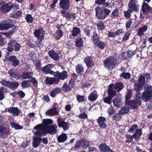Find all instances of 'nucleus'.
Wrapping results in <instances>:
<instances>
[{"instance_id":"f257e3e1","label":"nucleus","mask_w":152,"mask_h":152,"mask_svg":"<svg viewBox=\"0 0 152 152\" xmlns=\"http://www.w3.org/2000/svg\"><path fill=\"white\" fill-rule=\"evenodd\" d=\"M124 86L121 82L116 83L115 85L110 84L108 91V96L104 99V102L105 103L110 104L111 103V99L116 94V92H118L122 90Z\"/></svg>"},{"instance_id":"f03ea898","label":"nucleus","mask_w":152,"mask_h":152,"mask_svg":"<svg viewBox=\"0 0 152 152\" xmlns=\"http://www.w3.org/2000/svg\"><path fill=\"white\" fill-rule=\"evenodd\" d=\"M53 122V121L50 119H44L42 124L37 125L34 127V129L36 130L34 132V134L40 137L45 136L47 134L45 129L48 127V125L52 124Z\"/></svg>"},{"instance_id":"7ed1b4c3","label":"nucleus","mask_w":152,"mask_h":152,"mask_svg":"<svg viewBox=\"0 0 152 152\" xmlns=\"http://www.w3.org/2000/svg\"><path fill=\"white\" fill-rule=\"evenodd\" d=\"M11 21L7 19L2 21V23H0V30H7L10 28H13L10 32L7 33L1 32L2 35L8 37L11 35L14 32L15 29L13 28L14 25L11 23Z\"/></svg>"},{"instance_id":"20e7f679","label":"nucleus","mask_w":152,"mask_h":152,"mask_svg":"<svg viewBox=\"0 0 152 152\" xmlns=\"http://www.w3.org/2000/svg\"><path fill=\"white\" fill-rule=\"evenodd\" d=\"M141 94L140 92L137 93L136 94L135 100L128 101L126 103V105H128L133 109L136 108L141 104Z\"/></svg>"},{"instance_id":"39448f33","label":"nucleus","mask_w":152,"mask_h":152,"mask_svg":"<svg viewBox=\"0 0 152 152\" xmlns=\"http://www.w3.org/2000/svg\"><path fill=\"white\" fill-rule=\"evenodd\" d=\"M105 66L108 69H112L118 64L116 56L108 57L104 62Z\"/></svg>"},{"instance_id":"423d86ee","label":"nucleus","mask_w":152,"mask_h":152,"mask_svg":"<svg viewBox=\"0 0 152 152\" xmlns=\"http://www.w3.org/2000/svg\"><path fill=\"white\" fill-rule=\"evenodd\" d=\"M152 96V86H146L144 91L142 93V99L145 102H148L151 100Z\"/></svg>"},{"instance_id":"0eeeda50","label":"nucleus","mask_w":152,"mask_h":152,"mask_svg":"<svg viewBox=\"0 0 152 152\" xmlns=\"http://www.w3.org/2000/svg\"><path fill=\"white\" fill-rule=\"evenodd\" d=\"M1 123L0 126V136L3 138L7 137L10 134V129L7 127V122Z\"/></svg>"},{"instance_id":"6e6552de","label":"nucleus","mask_w":152,"mask_h":152,"mask_svg":"<svg viewBox=\"0 0 152 152\" xmlns=\"http://www.w3.org/2000/svg\"><path fill=\"white\" fill-rule=\"evenodd\" d=\"M89 141L86 139H82L76 142L75 145V148H81L84 149H86L89 146Z\"/></svg>"},{"instance_id":"1a4fd4ad","label":"nucleus","mask_w":152,"mask_h":152,"mask_svg":"<svg viewBox=\"0 0 152 152\" xmlns=\"http://www.w3.org/2000/svg\"><path fill=\"white\" fill-rule=\"evenodd\" d=\"M145 77L143 76H140L138 79V83L134 84V90L138 91L142 89V86L145 83Z\"/></svg>"},{"instance_id":"9d476101","label":"nucleus","mask_w":152,"mask_h":152,"mask_svg":"<svg viewBox=\"0 0 152 152\" xmlns=\"http://www.w3.org/2000/svg\"><path fill=\"white\" fill-rule=\"evenodd\" d=\"M13 7V4L11 3L6 4L2 2H0V10L3 13H6L9 12Z\"/></svg>"},{"instance_id":"9b49d317","label":"nucleus","mask_w":152,"mask_h":152,"mask_svg":"<svg viewBox=\"0 0 152 152\" xmlns=\"http://www.w3.org/2000/svg\"><path fill=\"white\" fill-rule=\"evenodd\" d=\"M64 120V118H58L57 121L58 126L60 127H62L64 130H66L68 129L70 124L65 122Z\"/></svg>"},{"instance_id":"f8f14e48","label":"nucleus","mask_w":152,"mask_h":152,"mask_svg":"<svg viewBox=\"0 0 152 152\" xmlns=\"http://www.w3.org/2000/svg\"><path fill=\"white\" fill-rule=\"evenodd\" d=\"M96 16L99 19H104L105 16L104 15L103 8L102 9L99 7H97L95 9Z\"/></svg>"},{"instance_id":"ddd939ff","label":"nucleus","mask_w":152,"mask_h":152,"mask_svg":"<svg viewBox=\"0 0 152 152\" xmlns=\"http://www.w3.org/2000/svg\"><path fill=\"white\" fill-rule=\"evenodd\" d=\"M137 1L135 0H131L129 1L128 4L129 9H128V11L130 10L137 11L138 9V5L135 4Z\"/></svg>"},{"instance_id":"4468645a","label":"nucleus","mask_w":152,"mask_h":152,"mask_svg":"<svg viewBox=\"0 0 152 152\" xmlns=\"http://www.w3.org/2000/svg\"><path fill=\"white\" fill-rule=\"evenodd\" d=\"M5 112H8L12 114L14 116H17L20 113V110L16 107H11L9 108H6L5 110Z\"/></svg>"},{"instance_id":"2eb2a0df","label":"nucleus","mask_w":152,"mask_h":152,"mask_svg":"<svg viewBox=\"0 0 152 152\" xmlns=\"http://www.w3.org/2000/svg\"><path fill=\"white\" fill-rule=\"evenodd\" d=\"M57 126L56 124L48 126L46 129L47 134L49 133L50 134H54L57 132Z\"/></svg>"},{"instance_id":"dca6fc26","label":"nucleus","mask_w":152,"mask_h":152,"mask_svg":"<svg viewBox=\"0 0 152 152\" xmlns=\"http://www.w3.org/2000/svg\"><path fill=\"white\" fill-rule=\"evenodd\" d=\"M34 34L38 39L42 40L44 37L45 32L42 29L36 30L35 31Z\"/></svg>"},{"instance_id":"f3484780","label":"nucleus","mask_w":152,"mask_h":152,"mask_svg":"<svg viewBox=\"0 0 152 152\" xmlns=\"http://www.w3.org/2000/svg\"><path fill=\"white\" fill-rule=\"evenodd\" d=\"M70 5L69 0H60L59 6L61 8L65 10H68Z\"/></svg>"},{"instance_id":"a211bd4d","label":"nucleus","mask_w":152,"mask_h":152,"mask_svg":"<svg viewBox=\"0 0 152 152\" xmlns=\"http://www.w3.org/2000/svg\"><path fill=\"white\" fill-rule=\"evenodd\" d=\"M59 81V79H56L55 75V77L54 78L47 77L45 80V82L46 84L50 85L54 83L56 84Z\"/></svg>"},{"instance_id":"6ab92c4d","label":"nucleus","mask_w":152,"mask_h":152,"mask_svg":"<svg viewBox=\"0 0 152 152\" xmlns=\"http://www.w3.org/2000/svg\"><path fill=\"white\" fill-rule=\"evenodd\" d=\"M55 76L56 79H59V81L60 80H64L68 77L67 73L65 71H63L61 73L58 72L56 73Z\"/></svg>"},{"instance_id":"aec40b11","label":"nucleus","mask_w":152,"mask_h":152,"mask_svg":"<svg viewBox=\"0 0 152 152\" xmlns=\"http://www.w3.org/2000/svg\"><path fill=\"white\" fill-rule=\"evenodd\" d=\"M142 11L144 15L148 14L152 8L145 2H144L142 6Z\"/></svg>"},{"instance_id":"412c9836","label":"nucleus","mask_w":152,"mask_h":152,"mask_svg":"<svg viewBox=\"0 0 152 152\" xmlns=\"http://www.w3.org/2000/svg\"><path fill=\"white\" fill-rule=\"evenodd\" d=\"M99 148L100 151L103 152H113L109 147L105 143H101L99 145Z\"/></svg>"},{"instance_id":"4be33fe9","label":"nucleus","mask_w":152,"mask_h":152,"mask_svg":"<svg viewBox=\"0 0 152 152\" xmlns=\"http://www.w3.org/2000/svg\"><path fill=\"white\" fill-rule=\"evenodd\" d=\"M51 65L49 64L42 68V70L46 74H50L52 75L53 74L54 72L51 69Z\"/></svg>"},{"instance_id":"5701e85b","label":"nucleus","mask_w":152,"mask_h":152,"mask_svg":"<svg viewBox=\"0 0 152 152\" xmlns=\"http://www.w3.org/2000/svg\"><path fill=\"white\" fill-rule=\"evenodd\" d=\"M106 121L105 118L103 117H100L98 118L97 122L100 128L104 129L106 127V124L105 123Z\"/></svg>"},{"instance_id":"b1692460","label":"nucleus","mask_w":152,"mask_h":152,"mask_svg":"<svg viewBox=\"0 0 152 152\" xmlns=\"http://www.w3.org/2000/svg\"><path fill=\"white\" fill-rule=\"evenodd\" d=\"M58 113L59 112L56 110V109L55 108H53L48 110L45 113L46 115L50 116L57 115H58Z\"/></svg>"},{"instance_id":"393cba45","label":"nucleus","mask_w":152,"mask_h":152,"mask_svg":"<svg viewBox=\"0 0 152 152\" xmlns=\"http://www.w3.org/2000/svg\"><path fill=\"white\" fill-rule=\"evenodd\" d=\"M148 29V26L145 25L142 27H140L138 28L137 32V35L140 37H141L144 35V33L146 32Z\"/></svg>"},{"instance_id":"a878e982","label":"nucleus","mask_w":152,"mask_h":152,"mask_svg":"<svg viewBox=\"0 0 152 152\" xmlns=\"http://www.w3.org/2000/svg\"><path fill=\"white\" fill-rule=\"evenodd\" d=\"M41 141V138L37 137H34L33 138L32 143L33 147L34 148L37 147L40 144Z\"/></svg>"},{"instance_id":"bb28decb","label":"nucleus","mask_w":152,"mask_h":152,"mask_svg":"<svg viewBox=\"0 0 152 152\" xmlns=\"http://www.w3.org/2000/svg\"><path fill=\"white\" fill-rule=\"evenodd\" d=\"M142 130L141 129H137L135 132V133L132 136H130V141H131L133 138H139L142 134Z\"/></svg>"},{"instance_id":"cd10ccee","label":"nucleus","mask_w":152,"mask_h":152,"mask_svg":"<svg viewBox=\"0 0 152 152\" xmlns=\"http://www.w3.org/2000/svg\"><path fill=\"white\" fill-rule=\"evenodd\" d=\"M49 55L50 57L54 60H58L59 59L58 54L53 50H50L49 52Z\"/></svg>"},{"instance_id":"c85d7f7f","label":"nucleus","mask_w":152,"mask_h":152,"mask_svg":"<svg viewBox=\"0 0 152 152\" xmlns=\"http://www.w3.org/2000/svg\"><path fill=\"white\" fill-rule=\"evenodd\" d=\"M9 59L12 63V65L14 67L17 66L19 64V61L17 59L16 57L14 56H10Z\"/></svg>"},{"instance_id":"c756f323","label":"nucleus","mask_w":152,"mask_h":152,"mask_svg":"<svg viewBox=\"0 0 152 152\" xmlns=\"http://www.w3.org/2000/svg\"><path fill=\"white\" fill-rule=\"evenodd\" d=\"M33 75L32 72H24L23 73L22 75H20V78H23V79H27L31 78Z\"/></svg>"},{"instance_id":"7c9ffc66","label":"nucleus","mask_w":152,"mask_h":152,"mask_svg":"<svg viewBox=\"0 0 152 152\" xmlns=\"http://www.w3.org/2000/svg\"><path fill=\"white\" fill-rule=\"evenodd\" d=\"M91 57H86L84 60V63L88 67H90L94 65V63L91 60Z\"/></svg>"},{"instance_id":"2f4dec72","label":"nucleus","mask_w":152,"mask_h":152,"mask_svg":"<svg viewBox=\"0 0 152 152\" xmlns=\"http://www.w3.org/2000/svg\"><path fill=\"white\" fill-rule=\"evenodd\" d=\"M8 73L11 77L16 80H18L20 78V74L16 73L13 69L10 70L8 72Z\"/></svg>"},{"instance_id":"473e14b6","label":"nucleus","mask_w":152,"mask_h":152,"mask_svg":"<svg viewBox=\"0 0 152 152\" xmlns=\"http://www.w3.org/2000/svg\"><path fill=\"white\" fill-rule=\"evenodd\" d=\"M61 91V89L58 87L53 89L50 94V95L53 97H55L57 94H59Z\"/></svg>"},{"instance_id":"72a5a7b5","label":"nucleus","mask_w":152,"mask_h":152,"mask_svg":"<svg viewBox=\"0 0 152 152\" xmlns=\"http://www.w3.org/2000/svg\"><path fill=\"white\" fill-rule=\"evenodd\" d=\"M67 138L66 134L63 133L58 137L57 140L59 142H63L66 140Z\"/></svg>"},{"instance_id":"f704fd0d","label":"nucleus","mask_w":152,"mask_h":152,"mask_svg":"<svg viewBox=\"0 0 152 152\" xmlns=\"http://www.w3.org/2000/svg\"><path fill=\"white\" fill-rule=\"evenodd\" d=\"M76 72L78 75H81L84 71V68L82 64H78L76 66Z\"/></svg>"},{"instance_id":"c9c22d12","label":"nucleus","mask_w":152,"mask_h":152,"mask_svg":"<svg viewBox=\"0 0 152 152\" xmlns=\"http://www.w3.org/2000/svg\"><path fill=\"white\" fill-rule=\"evenodd\" d=\"M121 98H116L113 99V102L114 105L116 107H120L121 106Z\"/></svg>"},{"instance_id":"e433bc0d","label":"nucleus","mask_w":152,"mask_h":152,"mask_svg":"<svg viewBox=\"0 0 152 152\" xmlns=\"http://www.w3.org/2000/svg\"><path fill=\"white\" fill-rule=\"evenodd\" d=\"M119 11L118 9H116L113 11L110 15L111 19H113L118 17L119 14Z\"/></svg>"},{"instance_id":"4c0bfd02","label":"nucleus","mask_w":152,"mask_h":152,"mask_svg":"<svg viewBox=\"0 0 152 152\" xmlns=\"http://www.w3.org/2000/svg\"><path fill=\"white\" fill-rule=\"evenodd\" d=\"M98 96L96 92H92L88 96V99L92 101H95L97 98Z\"/></svg>"},{"instance_id":"58836bf2","label":"nucleus","mask_w":152,"mask_h":152,"mask_svg":"<svg viewBox=\"0 0 152 152\" xmlns=\"http://www.w3.org/2000/svg\"><path fill=\"white\" fill-rule=\"evenodd\" d=\"M31 86L30 80H23L21 83V86L23 88L29 87Z\"/></svg>"},{"instance_id":"ea45409f","label":"nucleus","mask_w":152,"mask_h":152,"mask_svg":"<svg viewBox=\"0 0 152 152\" xmlns=\"http://www.w3.org/2000/svg\"><path fill=\"white\" fill-rule=\"evenodd\" d=\"M76 98L78 103L85 102L86 100V97L85 96H81L79 94L77 95Z\"/></svg>"},{"instance_id":"a19ab883","label":"nucleus","mask_w":152,"mask_h":152,"mask_svg":"<svg viewBox=\"0 0 152 152\" xmlns=\"http://www.w3.org/2000/svg\"><path fill=\"white\" fill-rule=\"evenodd\" d=\"M80 32V30L78 28L74 27L72 30V35L73 37H76L78 35Z\"/></svg>"},{"instance_id":"79ce46f5","label":"nucleus","mask_w":152,"mask_h":152,"mask_svg":"<svg viewBox=\"0 0 152 152\" xmlns=\"http://www.w3.org/2000/svg\"><path fill=\"white\" fill-rule=\"evenodd\" d=\"M22 12L21 11H18L16 12H14L10 15L11 17L15 18L18 17L19 16H21Z\"/></svg>"},{"instance_id":"37998d69","label":"nucleus","mask_w":152,"mask_h":152,"mask_svg":"<svg viewBox=\"0 0 152 152\" xmlns=\"http://www.w3.org/2000/svg\"><path fill=\"white\" fill-rule=\"evenodd\" d=\"M19 86V84L17 82H11L10 88L15 90Z\"/></svg>"},{"instance_id":"c03bdc74","label":"nucleus","mask_w":152,"mask_h":152,"mask_svg":"<svg viewBox=\"0 0 152 152\" xmlns=\"http://www.w3.org/2000/svg\"><path fill=\"white\" fill-rule=\"evenodd\" d=\"M10 124L12 128H13L15 129H19L23 128L22 126L14 122H11L10 123Z\"/></svg>"},{"instance_id":"a18cd8bd","label":"nucleus","mask_w":152,"mask_h":152,"mask_svg":"<svg viewBox=\"0 0 152 152\" xmlns=\"http://www.w3.org/2000/svg\"><path fill=\"white\" fill-rule=\"evenodd\" d=\"M98 29L102 30L105 28L104 23L103 21L100 20L99 23L97 24Z\"/></svg>"},{"instance_id":"49530a36","label":"nucleus","mask_w":152,"mask_h":152,"mask_svg":"<svg viewBox=\"0 0 152 152\" xmlns=\"http://www.w3.org/2000/svg\"><path fill=\"white\" fill-rule=\"evenodd\" d=\"M99 35L95 34H94V35L91 37L92 40L93 41L94 44H96V43H98V42L99 41Z\"/></svg>"},{"instance_id":"de8ad7c7","label":"nucleus","mask_w":152,"mask_h":152,"mask_svg":"<svg viewBox=\"0 0 152 152\" xmlns=\"http://www.w3.org/2000/svg\"><path fill=\"white\" fill-rule=\"evenodd\" d=\"M120 77L126 79H129L131 77V74L129 73L124 72L120 74Z\"/></svg>"},{"instance_id":"09e8293b","label":"nucleus","mask_w":152,"mask_h":152,"mask_svg":"<svg viewBox=\"0 0 152 152\" xmlns=\"http://www.w3.org/2000/svg\"><path fill=\"white\" fill-rule=\"evenodd\" d=\"M66 18L69 20H73L75 18V15L70 13H67L65 15Z\"/></svg>"},{"instance_id":"8fccbe9b","label":"nucleus","mask_w":152,"mask_h":152,"mask_svg":"<svg viewBox=\"0 0 152 152\" xmlns=\"http://www.w3.org/2000/svg\"><path fill=\"white\" fill-rule=\"evenodd\" d=\"M83 41L81 38H78L76 41V45L78 47L80 48L83 46Z\"/></svg>"},{"instance_id":"3c124183","label":"nucleus","mask_w":152,"mask_h":152,"mask_svg":"<svg viewBox=\"0 0 152 152\" xmlns=\"http://www.w3.org/2000/svg\"><path fill=\"white\" fill-rule=\"evenodd\" d=\"M129 111V108L128 107L125 106L123 107L121 110L120 113L122 114H124L128 113Z\"/></svg>"},{"instance_id":"603ef678","label":"nucleus","mask_w":152,"mask_h":152,"mask_svg":"<svg viewBox=\"0 0 152 152\" xmlns=\"http://www.w3.org/2000/svg\"><path fill=\"white\" fill-rule=\"evenodd\" d=\"M132 93V91L131 90H127L126 96V102L129 101V99L131 96Z\"/></svg>"},{"instance_id":"864d4df0","label":"nucleus","mask_w":152,"mask_h":152,"mask_svg":"<svg viewBox=\"0 0 152 152\" xmlns=\"http://www.w3.org/2000/svg\"><path fill=\"white\" fill-rule=\"evenodd\" d=\"M25 18L27 22L29 23H32L34 19L31 15L29 14L26 15Z\"/></svg>"},{"instance_id":"5fc2aeb1","label":"nucleus","mask_w":152,"mask_h":152,"mask_svg":"<svg viewBox=\"0 0 152 152\" xmlns=\"http://www.w3.org/2000/svg\"><path fill=\"white\" fill-rule=\"evenodd\" d=\"M0 82L3 85L10 88V81H7L4 80H1L0 81Z\"/></svg>"},{"instance_id":"6e6d98bb","label":"nucleus","mask_w":152,"mask_h":152,"mask_svg":"<svg viewBox=\"0 0 152 152\" xmlns=\"http://www.w3.org/2000/svg\"><path fill=\"white\" fill-rule=\"evenodd\" d=\"M6 91V90L5 88H1L0 89V100H2L4 98V96Z\"/></svg>"},{"instance_id":"4d7b16f0","label":"nucleus","mask_w":152,"mask_h":152,"mask_svg":"<svg viewBox=\"0 0 152 152\" xmlns=\"http://www.w3.org/2000/svg\"><path fill=\"white\" fill-rule=\"evenodd\" d=\"M98 42V43H96L95 44L96 46L101 49H103L105 45V43L103 42L100 41Z\"/></svg>"},{"instance_id":"13d9d810","label":"nucleus","mask_w":152,"mask_h":152,"mask_svg":"<svg viewBox=\"0 0 152 152\" xmlns=\"http://www.w3.org/2000/svg\"><path fill=\"white\" fill-rule=\"evenodd\" d=\"M33 62L37 69H40L41 66V64L40 61L39 60L34 61Z\"/></svg>"},{"instance_id":"bf43d9fd","label":"nucleus","mask_w":152,"mask_h":152,"mask_svg":"<svg viewBox=\"0 0 152 152\" xmlns=\"http://www.w3.org/2000/svg\"><path fill=\"white\" fill-rule=\"evenodd\" d=\"M126 53H127L126 58H132L135 54V51H132L130 50H129Z\"/></svg>"},{"instance_id":"052dcab7","label":"nucleus","mask_w":152,"mask_h":152,"mask_svg":"<svg viewBox=\"0 0 152 152\" xmlns=\"http://www.w3.org/2000/svg\"><path fill=\"white\" fill-rule=\"evenodd\" d=\"M138 128L137 126L136 125H133L131 128H130L129 132H131L132 133H134L137 131Z\"/></svg>"},{"instance_id":"680f3d73","label":"nucleus","mask_w":152,"mask_h":152,"mask_svg":"<svg viewBox=\"0 0 152 152\" xmlns=\"http://www.w3.org/2000/svg\"><path fill=\"white\" fill-rule=\"evenodd\" d=\"M121 118V115L119 113H116L112 116L113 119L116 121L119 120Z\"/></svg>"},{"instance_id":"e2e57ef3","label":"nucleus","mask_w":152,"mask_h":152,"mask_svg":"<svg viewBox=\"0 0 152 152\" xmlns=\"http://www.w3.org/2000/svg\"><path fill=\"white\" fill-rule=\"evenodd\" d=\"M115 112V110L113 107H110L108 108L107 113L109 115L114 114Z\"/></svg>"},{"instance_id":"0e129e2a","label":"nucleus","mask_w":152,"mask_h":152,"mask_svg":"<svg viewBox=\"0 0 152 152\" xmlns=\"http://www.w3.org/2000/svg\"><path fill=\"white\" fill-rule=\"evenodd\" d=\"M91 29V26H88L86 27L85 30V33L87 35H89L90 33V31Z\"/></svg>"},{"instance_id":"69168bd1","label":"nucleus","mask_w":152,"mask_h":152,"mask_svg":"<svg viewBox=\"0 0 152 152\" xmlns=\"http://www.w3.org/2000/svg\"><path fill=\"white\" fill-rule=\"evenodd\" d=\"M103 11L105 18L111 12V11L109 9L103 8Z\"/></svg>"},{"instance_id":"338daca9","label":"nucleus","mask_w":152,"mask_h":152,"mask_svg":"<svg viewBox=\"0 0 152 152\" xmlns=\"http://www.w3.org/2000/svg\"><path fill=\"white\" fill-rule=\"evenodd\" d=\"M33 83V84L35 86H37L38 85V82L37 80L34 77H32L30 80Z\"/></svg>"},{"instance_id":"774afa93","label":"nucleus","mask_w":152,"mask_h":152,"mask_svg":"<svg viewBox=\"0 0 152 152\" xmlns=\"http://www.w3.org/2000/svg\"><path fill=\"white\" fill-rule=\"evenodd\" d=\"M70 89V88L69 87V86L65 84H64L63 86V90L64 91H69Z\"/></svg>"}]
</instances>
